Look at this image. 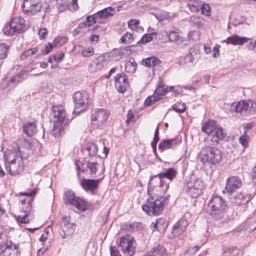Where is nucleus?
Here are the masks:
<instances>
[{
    "mask_svg": "<svg viewBox=\"0 0 256 256\" xmlns=\"http://www.w3.org/2000/svg\"><path fill=\"white\" fill-rule=\"evenodd\" d=\"M154 180L149 183L148 193L150 198L146 203L142 206V209L150 216L159 214L163 210L165 204L168 203L167 196L164 197L165 192L168 188V185L164 180H159L158 185H153Z\"/></svg>",
    "mask_w": 256,
    "mask_h": 256,
    "instance_id": "1",
    "label": "nucleus"
},
{
    "mask_svg": "<svg viewBox=\"0 0 256 256\" xmlns=\"http://www.w3.org/2000/svg\"><path fill=\"white\" fill-rule=\"evenodd\" d=\"M51 116H52V120L54 122L52 134L55 138L60 136L68 121L64 106L62 105L54 106Z\"/></svg>",
    "mask_w": 256,
    "mask_h": 256,
    "instance_id": "2",
    "label": "nucleus"
},
{
    "mask_svg": "<svg viewBox=\"0 0 256 256\" xmlns=\"http://www.w3.org/2000/svg\"><path fill=\"white\" fill-rule=\"evenodd\" d=\"M14 154L8 153L4 155L6 169L10 175L14 176L19 174L24 170V162L21 157L16 156L12 159Z\"/></svg>",
    "mask_w": 256,
    "mask_h": 256,
    "instance_id": "3",
    "label": "nucleus"
},
{
    "mask_svg": "<svg viewBox=\"0 0 256 256\" xmlns=\"http://www.w3.org/2000/svg\"><path fill=\"white\" fill-rule=\"evenodd\" d=\"M226 208L224 200L220 196H213L208 205L207 211L215 219L221 218Z\"/></svg>",
    "mask_w": 256,
    "mask_h": 256,
    "instance_id": "4",
    "label": "nucleus"
},
{
    "mask_svg": "<svg viewBox=\"0 0 256 256\" xmlns=\"http://www.w3.org/2000/svg\"><path fill=\"white\" fill-rule=\"evenodd\" d=\"M206 144L201 152V161L203 163L208 162L216 164L220 162L222 159V152L220 150Z\"/></svg>",
    "mask_w": 256,
    "mask_h": 256,
    "instance_id": "5",
    "label": "nucleus"
},
{
    "mask_svg": "<svg viewBox=\"0 0 256 256\" xmlns=\"http://www.w3.org/2000/svg\"><path fill=\"white\" fill-rule=\"evenodd\" d=\"M24 28V19L21 16L16 17L4 27L3 32L5 35L12 36L23 32Z\"/></svg>",
    "mask_w": 256,
    "mask_h": 256,
    "instance_id": "6",
    "label": "nucleus"
},
{
    "mask_svg": "<svg viewBox=\"0 0 256 256\" xmlns=\"http://www.w3.org/2000/svg\"><path fill=\"white\" fill-rule=\"evenodd\" d=\"M186 192L192 198L198 197L202 192L204 182L200 178L191 177L186 184Z\"/></svg>",
    "mask_w": 256,
    "mask_h": 256,
    "instance_id": "7",
    "label": "nucleus"
},
{
    "mask_svg": "<svg viewBox=\"0 0 256 256\" xmlns=\"http://www.w3.org/2000/svg\"><path fill=\"white\" fill-rule=\"evenodd\" d=\"M110 116V112L104 108H97L92 111L91 116L92 124L100 127L105 124Z\"/></svg>",
    "mask_w": 256,
    "mask_h": 256,
    "instance_id": "8",
    "label": "nucleus"
},
{
    "mask_svg": "<svg viewBox=\"0 0 256 256\" xmlns=\"http://www.w3.org/2000/svg\"><path fill=\"white\" fill-rule=\"evenodd\" d=\"M119 246L124 253L132 256L136 251V244L134 238L127 235L120 238Z\"/></svg>",
    "mask_w": 256,
    "mask_h": 256,
    "instance_id": "9",
    "label": "nucleus"
},
{
    "mask_svg": "<svg viewBox=\"0 0 256 256\" xmlns=\"http://www.w3.org/2000/svg\"><path fill=\"white\" fill-rule=\"evenodd\" d=\"M64 200L66 204L74 206L80 210L84 211L87 208L86 202L82 199L76 198L74 194L72 191L69 190L65 192Z\"/></svg>",
    "mask_w": 256,
    "mask_h": 256,
    "instance_id": "10",
    "label": "nucleus"
},
{
    "mask_svg": "<svg viewBox=\"0 0 256 256\" xmlns=\"http://www.w3.org/2000/svg\"><path fill=\"white\" fill-rule=\"evenodd\" d=\"M73 98L75 106L74 112L79 113L88 107V100L86 93L77 92L74 94Z\"/></svg>",
    "mask_w": 256,
    "mask_h": 256,
    "instance_id": "11",
    "label": "nucleus"
},
{
    "mask_svg": "<svg viewBox=\"0 0 256 256\" xmlns=\"http://www.w3.org/2000/svg\"><path fill=\"white\" fill-rule=\"evenodd\" d=\"M226 136L222 127L218 125L205 141L209 145L216 146L218 144V141L224 140Z\"/></svg>",
    "mask_w": 256,
    "mask_h": 256,
    "instance_id": "12",
    "label": "nucleus"
},
{
    "mask_svg": "<svg viewBox=\"0 0 256 256\" xmlns=\"http://www.w3.org/2000/svg\"><path fill=\"white\" fill-rule=\"evenodd\" d=\"M22 8L26 14H34L40 10L42 4L40 0H24Z\"/></svg>",
    "mask_w": 256,
    "mask_h": 256,
    "instance_id": "13",
    "label": "nucleus"
},
{
    "mask_svg": "<svg viewBox=\"0 0 256 256\" xmlns=\"http://www.w3.org/2000/svg\"><path fill=\"white\" fill-rule=\"evenodd\" d=\"M160 32L163 36H166L168 38L170 42H174L177 45L182 46L186 44V40L176 31L170 30L168 32L166 30H162Z\"/></svg>",
    "mask_w": 256,
    "mask_h": 256,
    "instance_id": "14",
    "label": "nucleus"
},
{
    "mask_svg": "<svg viewBox=\"0 0 256 256\" xmlns=\"http://www.w3.org/2000/svg\"><path fill=\"white\" fill-rule=\"evenodd\" d=\"M31 208L32 205L30 203V200H27L26 204L22 206V208L26 214L24 215L14 216V218L20 224H26L34 218V216L29 214V212Z\"/></svg>",
    "mask_w": 256,
    "mask_h": 256,
    "instance_id": "15",
    "label": "nucleus"
},
{
    "mask_svg": "<svg viewBox=\"0 0 256 256\" xmlns=\"http://www.w3.org/2000/svg\"><path fill=\"white\" fill-rule=\"evenodd\" d=\"M61 228L60 233L62 238L71 236L74 232V226L70 223V218L66 216H64L62 218Z\"/></svg>",
    "mask_w": 256,
    "mask_h": 256,
    "instance_id": "16",
    "label": "nucleus"
},
{
    "mask_svg": "<svg viewBox=\"0 0 256 256\" xmlns=\"http://www.w3.org/2000/svg\"><path fill=\"white\" fill-rule=\"evenodd\" d=\"M115 9L112 7H108L95 13V18L97 22L104 24L106 22L108 18L114 16L115 14Z\"/></svg>",
    "mask_w": 256,
    "mask_h": 256,
    "instance_id": "17",
    "label": "nucleus"
},
{
    "mask_svg": "<svg viewBox=\"0 0 256 256\" xmlns=\"http://www.w3.org/2000/svg\"><path fill=\"white\" fill-rule=\"evenodd\" d=\"M102 179V178L96 180L84 178L80 182V185L84 190L92 193L98 188V184Z\"/></svg>",
    "mask_w": 256,
    "mask_h": 256,
    "instance_id": "18",
    "label": "nucleus"
},
{
    "mask_svg": "<svg viewBox=\"0 0 256 256\" xmlns=\"http://www.w3.org/2000/svg\"><path fill=\"white\" fill-rule=\"evenodd\" d=\"M128 86V82L126 74L124 73L118 74L115 78V86L117 90L123 93L126 90Z\"/></svg>",
    "mask_w": 256,
    "mask_h": 256,
    "instance_id": "19",
    "label": "nucleus"
},
{
    "mask_svg": "<svg viewBox=\"0 0 256 256\" xmlns=\"http://www.w3.org/2000/svg\"><path fill=\"white\" fill-rule=\"evenodd\" d=\"M242 184L240 179L238 176H230L226 180V189L228 193L234 192L238 190Z\"/></svg>",
    "mask_w": 256,
    "mask_h": 256,
    "instance_id": "20",
    "label": "nucleus"
},
{
    "mask_svg": "<svg viewBox=\"0 0 256 256\" xmlns=\"http://www.w3.org/2000/svg\"><path fill=\"white\" fill-rule=\"evenodd\" d=\"M200 56V50L197 46H194L190 49L188 53L184 58V62L186 63L193 64L198 60Z\"/></svg>",
    "mask_w": 256,
    "mask_h": 256,
    "instance_id": "21",
    "label": "nucleus"
},
{
    "mask_svg": "<svg viewBox=\"0 0 256 256\" xmlns=\"http://www.w3.org/2000/svg\"><path fill=\"white\" fill-rule=\"evenodd\" d=\"M248 106V104H247V101L242 100L232 104L230 108L232 111L246 115V108Z\"/></svg>",
    "mask_w": 256,
    "mask_h": 256,
    "instance_id": "22",
    "label": "nucleus"
},
{
    "mask_svg": "<svg viewBox=\"0 0 256 256\" xmlns=\"http://www.w3.org/2000/svg\"><path fill=\"white\" fill-rule=\"evenodd\" d=\"M188 225L186 220H180L173 226L172 233L174 236H178L184 232Z\"/></svg>",
    "mask_w": 256,
    "mask_h": 256,
    "instance_id": "23",
    "label": "nucleus"
},
{
    "mask_svg": "<svg viewBox=\"0 0 256 256\" xmlns=\"http://www.w3.org/2000/svg\"><path fill=\"white\" fill-rule=\"evenodd\" d=\"M105 63L104 58L103 56H100L90 64L88 70L92 72L100 70L104 66Z\"/></svg>",
    "mask_w": 256,
    "mask_h": 256,
    "instance_id": "24",
    "label": "nucleus"
},
{
    "mask_svg": "<svg viewBox=\"0 0 256 256\" xmlns=\"http://www.w3.org/2000/svg\"><path fill=\"white\" fill-rule=\"evenodd\" d=\"M248 38L246 37H240L238 35H232L227 38L224 40L228 44L236 45H242L244 44L246 42Z\"/></svg>",
    "mask_w": 256,
    "mask_h": 256,
    "instance_id": "25",
    "label": "nucleus"
},
{
    "mask_svg": "<svg viewBox=\"0 0 256 256\" xmlns=\"http://www.w3.org/2000/svg\"><path fill=\"white\" fill-rule=\"evenodd\" d=\"M176 174V171L173 168H165L163 171L158 174L154 177L158 178L159 180H163L162 178H166L172 181Z\"/></svg>",
    "mask_w": 256,
    "mask_h": 256,
    "instance_id": "26",
    "label": "nucleus"
},
{
    "mask_svg": "<svg viewBox=\"0 0 256 256\" xmlns=\"http://www.w3.org/2000/svg\"><path fill=\"white\" fill-rule=\"evenodd\" d=\"M180 142L178 138L163 140L158 145V148L162 152L173 148Z\"/></svg>",
    "mask_w": 256,
    "mask_h": 256,
    "instance_id": "27",
    "label": "nucleus"
},
{
    "mask_svg": "<svg viewBox=\"0 0 256 256\" xmlns=\"http://www.w3.org/2000/svg\"><path fill=\"white\" fill-rule=\"evenodd\" d=\"M168 226L167 222L163 218H158L156 222H153L151 224V228L152 230H156L161 232L164 231Z\"/></svg>",
    "mask_w": 256,
    "mask_h": 256,
    "instance_id": "28",
    "label": "nucleus"
},
{
    "mask_svg": "<svg viewBox=\"0 0 256 256\" xmlns=\"http://www.w3.org/2000/svg\"><path fill=\"white\" fill-rule=\"evenodd\" d=\"M22 128L24 132L30 136H32L36 132V124L34 122L24 124Z\"/></svg>",
    "mask_w": 256,
    "mask_h": 256,
    "instance_id": "29",
    "label": "nucleus"
},
{
    "mask_svg": "<svg viewBox=\"0 0 256 256\" xmlns=\"http://www.w3.org/2000/svg\"><path fill=\"white\" fill-rule=\"evenodd\" d=\"M218 125L216 121L210 120L204 124L202 130L209 136Z\"/></svg>",
    "mask_w": 256,
    "mask_h": 256,
    "instance_id": "30",
    "label": "nucleus"
},
{
    "mask_svg": "<svg viewBox=\"0 0 256 256\" xmlns=\"http://www.w3.org/2000/svg\"><path fill=\"white\" fill-rule=\"evenodd\" d=\"M136 66L137 64L134 58H130L128 60H126L125 70L128 72L132 74L134 72Z\"/></svg>",
    "mask_w": 256,
    "mask_h": 256,
    "instance_id": "31",
    "label": "nucleus"
},
{
    "mask_svg": "<svg viewBox=\"0 0 256 256\" xmlns=\"http://www.w3.org/2000/svg\"><path fill=\"white\" fill-rule=\"evenodd\" d=\"M31 147V144L24 138L18 140V151L20 154L24 152V150H28Z\"/></svg>",
    "mask_w": 256,
    "mask_h": 256,
    "instance_id": "32",
    "label": "nucleus"
},
{
    "mask_svg": "<svg viewBox=\"0 0 256 256\" xmlns=\"http://www.w3.org/2000/svg\"><path fill=\"white\" fill-rule=\"evenodd\" d=\"M242 252L236 248H232L226 250L223 253L222 256H242Z\"/></svg>",
    "mask_w": 256,
    "mask_h": 256,
    "instance_id": "33",
    "label": "nucleus"
},
{
    "mask_svg": "<svg viewBox=\"0 0 256 256\" xmlns=\"http://www.w3.org/2000/svg\"><path fill=\"white\" fill-rule=\"evenodd\" d=\"M168 92V89L167 86L162 84L160 82L156 88V90H154V94L157 96H160V98L161 96L165 94Z\"/></svg>",
    "mask_w": 256,
    "mask_h": 256,
    "instance_id": "34",
    "label": "nucleus"
},
{
    "mask_svg": "<svg viewBox=\"0 0 256 256\" xmlns=\"http://www.w3.org/2000/svg\"><path fill=\"white\" fill-rule=\"evenodd\" d=\"M234 202L236 204L240 205L248 202V199L247 198V196H245L244 194L241 192L236 194V196L234 197Z\"/></svg>",
    "mask_w": 256,
    "mask_h": 256,
    "instance_id": "35",
    "label": "nucleus"
},
{
    "mask_svg": "<svg viewBox=\"0 0 256 256\" xmlns=\"http://www.w3.org/2000/svg\"><path fill=\"white\" fill-rule=\"evenodd\" d=\"M248 106L246 108V114L256 115V100H248Z\"/></svg>",
    "mask_w": 256,
    "mask_h": 256,
    "instance_id": "36",
    "label": "nucleus"
},
{
    "mask_svg": "<svg viewBox=\"0 0 256 256\" xmlns=\"http://www.w3.org/2000/svg\"><path fill=\"white\" fill-rule=\"evenodd\" d=\"M97 22V20L95 18V14L86 17V22L81 24L80 26L81 28L84 26H91Z\"/></svg>",
    "mask_w": 256,
    "mask_h": 256,
    "instance_id": "37",
    "label": "nucleus"
},
{
    "mask_svg": "<svg viewBox=\"0 0 256 256\" xmlns=\"http://www.w3.org/2000/svg\"><path fill=\"white\" fill-rule=\"evenodd\" d=\"M86 167L90 171V174L92 176L96 174L98 170V164L96 162H87L86 163Z\"/></svg>",
    "mask_w": 256,
    "mask_h": 256,
    "instance_id": "38",
    "label": "nucleus"
},
{
    "mask_svg": "<svg viewBox=\"0 0 256 256\" xmlns=\"http://www.w3.org/2000/svg\"><path fill=\"white\" fill-rule=\"evenodd\" d=\"M204 20L196 16H192L190 18V22L192 26H200L204 24Z\"/></svg>",
    "mask_w": 256,
    "mask_h": 256,
    "instance_id": "39",
    "label": "nucleus"
},
{
    "mask_svg": "<svg viewBox=\"0 0 256 256\" xmlns=\"http://www.w3.org/2000/svg\"><path fill=\"white\" fill-rule=\"evenodd\" d=\"M98 147L94 143L89 144L86 148V151L88 152L90 156H96L98 152Z\"/></svg>",
    "mask_w": 256,
    "mask_h": 256,
    "instance_id": "40",
    "label": "nucleus"
},
{
    "mask_svg": "<svg viewBox=\"0 0 256 256\" xmlns=\"http://www.w3.org/2000/svg\"><path fill=\"white\" fill-rule=\"evenodd\" d=\"M38 52V48L36 47L30 48L24 52L20 56V58L24 60L26 58Z\"/></svg>",
    "mask_w": 256,
    "mask_h": 256,
    "instance_id": "41",
    "label": "nucleus"
},
{
    "mask_svg": "<svg viewBox=\"0 0 256 256\" xmlns=\"http://www.w3.org/2000/svg\"><path fill=\"white\" fill-rule=\"evenodd\" d=\"M160 60L156 57H150L146 59L144 61L145 66H152L158 64Z\"/></svg>",
    "mask_w": 256,
    "mask_h": 256,
    "instance_id": "42",
    "label": "nucleus"
},
{
    "mask_svg": "<svg viewBox=\"0 0 256 256\" xmlns=\"http://www.w3.org/2000/svg\"><path fill=\"white\" fill-rule=\"evenodd\" d=\"M160 99L161 98L157 96L154 94V95L147 98L145 100L144 104L146 106H149L154 104L156 102L160 100Z\"/></svg>",
    "mask_w": 256,
    "mask_h": 256,
    "instance_id": "43",
    "label": "nucleus"
},
{
    "mask_svg": "<svg viewBox=\"0 0 256 256\" xmlns=\"http://www.w3.org/2000/svg\"><path fill=\"white\" fill-rule=\"evenodd\" d=\"M8 46L5 44H0V60L5 58L7 56Z\"/></svg>",
    "mask_w": 256,
    "mask_h": 256,
    "instance_id": "44",
    "label": "nucleus"
},
{
    "mask_svg": "<svg viewBox=\"0 0 256 256\" xmlns=\"http://www.w3.org/2000/svg\"><path fill=\"white\" fill-rule=\"evenodd\" d=\"M156 32H152L150 34H145L142 36L141 38V42L142 44L148 43L150 42L154 38V36H156Z\"/></svg>",
    "mask_w": 256,
    "mask_h": 256,
    "instance_id": "45",
    "label": "nucleus"
},
{
    "mask_svg": "<svg viewBox=\"0 0 256 256\" xmlns=\"http://www.w3.org/2000/svg\"><path fill=\"white\" fill-rule=\"evenodd\" d=\"M249 140L250 137L248 135L243 134L239 138V142L244 148H246L248 146Z\"/></svg>",
    "mask_w": 256,
    "mask_h": 256,
    "instance_id": "46",
    "label": "nucleus"
},
{
    "mask_svg": "<svg viewBox=\"0 0 256 256\" xmlns=\"http://www.w3.org/2000/svg\"><path fill=\"white\" fill-rule=\"evenodd\" d=\"M172 108L176 112H182L185 110L186 106L184 104L177 102L173 105Z\"/></svg>",
    "mask_w": 256,
    "mask_h": 256,
    "instance_id": "47",
    "label": "nucleus"
},
{
    "mask_svg": "<svg viewBox=\"0 0 256 256\" xmlns=\"http://www.w3.org/2000/svg\"><path fill=\"white\" fill-rule=\"evenodd\" d=\"M94 50L92 47H88L82 50V54L84 57H88L94 54Z\"/></svg>",
    "mask_w": 256,
    "mask_h": 256,
    "instance_id": "48",
    "label": "nucleus"
},
{
    "mask_svg": "<svg viewBox=\"0 0 256 256\" xmlns=\"http://www.w3.org/2000/svg\"><path fill=\"white\" fill-rule=\"evenodd\" d=\"M67 42V39L66 37H59L54 40V44L57 46H60Z\"/></svg>",
    "mask_w": 256,
    "mask_h": 256,
    "instance_id": "49",
    "label": "nucleus"
},
{
    "mask_svg": "<svg viewBox=\"0 0 256 256\" xmlns=\"http://www.w3.org/2000/svg\"><path fill=\"white\" fill-rule=\"evenodd\" d=\"M132 40V35L128 32H126L121 38V40L123 43H130Z\"/></svg>",
    "mask_w": 256,
    "mask_h": 256,
    "instance_id": "50",
    "label": "nucleus"
},
{
    "mask_svg": "<svg viewBox=\"0 0 256 256\" xmlns=\"http://www.w3.org/2000/svg\"><path fill=\"white\" fill-rule=\"evenodd\" d=\"M200 9H201V10H202V12L206 15V16H209L210 15V6L208 5V4H200Z\"/></svg>",
    "mask_w": 256,
    "mask_h": 256,
    "instance_id": "51",
    "label": "nucleus"
},
{
    "mask_svg": "<svg viewBox=\"0 0 256 256\" xmlns=\"http://www.w3.org/2000/svg\"><path fill=\"white\" fill-rule=\"evenodd\" d=\"M190 9L193 12H196L199 10L200 8V4L198 2L194 1V4H188Z\"/></svg>",
    "mask_w": 256,
    "mask_h": 256,
    "instance_id": "52",
    "label": "nucleus"
},
{
    "mask_svg": "<svg viewBox=\"0 0 256 256\" xmlns=\"http://www.w3.org/2000/svg\"><path fill=\"white\" fill-rule=\"evenodd\" d=\"M53 46L50 43L48 42L47 44H46L44 48L42 50V52L44 54H46L50 52Z\"/></svg>",
    "mask_w": 256,
    "mask_h": 256,
    "instance_id": "53",
    "label": "nucleus"
},
{
    "mask_svg": "<svg viewBox=\"0 0 256 256\" xmlns=\"http://www.w3.org/2000/svg\"><path fill=\"white\" fill-rule=\"evenodd\" d=\"M48 30L46 28H40L38 32V34L40 39H44L46 38Z\"/></svg>",
    "mask_w": 256,
    "mask_h": 256,
    "instance_id": "54",
    "label": "nucleus"
},
{
    "mask_svg": "<svg viewBox=\"0 0 256 256\" xmlns=\"http://www.w3.org/2000/svg\"><path fill=\"white\" fill-rule=\"evenodd\" d=\"M156 247L158 254L160 256H166V250L162 246L158 244Z\"/></svg>",
    "mask_w": 256,
    "mask_h": 256,
    "instance_id": "55",
    "label": "nucleus"
},
{
    "mask_svg": "<svg viewBox=\"0 0 256 256\" xmlns=\"http://www.w3.org/2000/svg\"><path fill=\"white\" fill-rule=\"evenodd\" d=\"M110 252L111 256H121L116 248L112 246L110 247Z\"/></svg>",
    "mask_w": 256,
    "mask_h": 256,
    "instance_id": "56",
    "label": "nucleus"
},
{
    "mask_svg": "<svg viewBox=\"0 0 256 256\" xmlns=\"http://www.w3.org/2000/svg\"><path fill=\"white\" fill-rule=\"evenodd\" d=\"M158 136H154V140L151 143L152 147L154 151H156V144L158 141Z\"/></svg>",
    "mask_w": 256,
    "mask_h": 256,
    "instance_id": "57",
    "label": "nucleus"
},
{
    "mask_svg": "<svg viewBox=\"0 0 256 256\" xmlns=\"http://www.w3.org/2000/svg\"><path fill=\"white\" fill-rule=\"evenodd\" d=\"M156 254H158L157 252V247L156 246V247H154L152 248L148 252L145 256H155Z\"/></svg>",
    "mask_w": 256,
    "mask_h": 256,
    "instance_id": "58",
    "label": "nucleus"
},
{
    "mask_svg": "<svg viewBox=\"0 0 256 256\" xmlns=\"http://www.w3.org/2000/svg\"><path fill=\"white\" fill-rule=\"evenodd\" d=\"M26 73L25 70H22L12 80L14 82H18L20 81V80L19 79L24 74Z\"/></svg>",
    "mask_w": 256,
    "mask_h": 256,
    "instance_id": "59",
    "label": "nucleus"
},
{
    "mask_svg": "<svg viewBox=\"0 0 256 256\" xmlns=\"http://www.w3.org/2000/svg\"><path fill=\"white\" fill-rule=\"evenodd\" d=\"M78 0H72V3L69 6L70 10H76L78 8V5L77 4Z\"/></svg>",
    "mask_w": 256,
    "mask_h": 256,
    "instance_id": "60",
    "label": "nucleus"
},
{
    "mask_svg": "<svg viewBox=\"0 0 256 256\" xmlns=\"http://www.w3.org/2000/svg\"><path fill=\"white\" fill-rule=\"evenodd\" d=\"M140 22L139 20H136V19H132L130 20L128 22V24L129 27H131L134 26H136L138 25Z\"/></svg>",
    "mask_w": 256,
    "mask_h": 256,
    "instance_id": "61",
    "label": "nucleus"
},
{
    "mask_svg": "<svg viewBox=\"0 0 256 256\" xmlns=\"http://www.w3.org/2000/svg\"><path fill=\"white\" fill-rule=\"evenodd\" d=\"M220 46H219V45H216L214 48L213 54H212L213 57L217 58L219 56L220 53H219L218 48H219Z\"/></svg>",
    "mask_w": 256,
    "mask_h": 256,
    "instance_id": "62",
    "label": "nucleus"
},
{
    "mask_svg": "<svg viewBox=\"0 0 256 256\" xmlns=\"http://www.w3.org/2000/svg\"><path fill=\"white\" fill-rule=\"evenodd\" d=\"M64 57V54L62 52H61L57 55H55L54 56V60L57 62H60L62 60Z\"/></svg>",
    "mask_w": 256,
    "mask_h": 256,
    "instance_id": "63",
    "label": "nucleus"
},
{
    "mask_svg": "<svg viewBox=\"0 0 256 256\" xmlns=\"http://www.w3.org/2000/svg\"><path fill=\"white\" fill-rule=\"evenodd\" d=\"M134 117V116L133 114L132 111L129 110L127 114V119L126 120V122L129 123L131 121V120H132V118Z\"/></svg>",
    "mask_w": 256,
    "mask_h": 256,
    "instance_id": "64",
    "label": "nucleus"
}]
</instances>
